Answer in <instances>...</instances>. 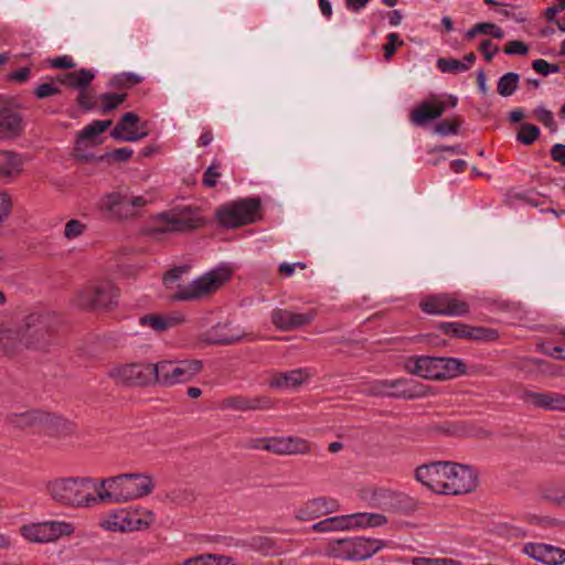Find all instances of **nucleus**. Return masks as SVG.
Instances as JSON below:
<instances>
[{"mask_svg": "<svg viewBox=\"0 0 565 565\" xmlns=\"http://www.w3.org/2000/svg\"><path fill=\"white\" fill-rule=\"evenodd\" d=\"M55 317L50 312H31L17 327L0 330V354L13 355L22 349L44 350L51 343Z\"/></svg>", "mask_w": 565, "mask_h": 565, "instance_id": "f257e3e1", "label": "nucleus"}, {"mask_svg": "<svg viewBox=\"0 0 565 565\" xmlns=\"http://www.w3.org/2000/svg\"><path fill=\"white\" fill-rule=\"evenodd\" d=\"M98 491V480L90 477L56 478L46 484V492L55 503L73 509L99 505Z\"/></svg>", "mask_w": 565, "mask_h": 565, "instance_id": "f03ea898", "label": "nucleus"}, {"mask_svg": "<svg viewBox=\"0 0 565 565\" xmlns=\"http://www.w3.org/2000/svg\"><path fill=\"white\" fill-rule=\"evenodd\" d=\"M99 504H119L149 495L154 483L152 478L142 473H121L98 480Z\"/></svg>", "mask_w": 565, "mask_h": 565, "instance_id": "7ed1b4c3", "label": "nucleus"}, {"mask_svg": "<svg viewBox=\"0 0 565 565\" xmlns=\"http://www.w3.org/2000/svg\"><path fill=\"white\" fill-rule=\"evenodd\" d=\"M202 220L199 214L189 209L171 210L154 215L148 223L145 232L153 239H163L164 237L188 232L199 227Z\"/></svg>", "mask_w": 565, "mask_h": 565, "instance_id": "20e7f679", "label": "nucleus"}, {"mask_svg": "<svg viewBox=\"0 0 565 565\" xmlns=\"http://www.w3.org/2000/svg\"><path fill=\"white\" fill-rule=\"evenodd\" d=\"M151 202L147 195H135L126 191H113L104 194L97 207L103 216L110 221L136 218L141 210Z\"/></svg>", "mask_w": 565, "mask_h": 565, "instance_id": "39448f33", "label": "nucleus"}, {"mask_svg": "<svg viewBox=\"0 0 565 565\" xmlns=\"http://www.w3.org/2000/svg\"><path fill=\"white\" fill-rule=\"evenodd\" d=\"M231 277L232 271L228 268H214L188 285H179L173 299L179 301L202 299L217 291Z\"/></svg>", "mask_w": 565, "mask_h": 565, "instance_id": "423d86ee", "label": "nucleus"}, {"mask_svg": "<svg viewBox=\"0 0 565 565\" xmlns=\"http://www.w3.org/2000/svg\"><path fill=\"white\" fill-rule=\"evenodd\" d=\"M154 522V514L145 508L116 509L105 514L100 527L113 532H132L148 529Z\"/></svg>", "mask_w": 565, "mask_h": 565, "instance_id": "0eeeda50", "label": "nucleus"}, {"mask_svg": "<svg viewBox=\"0 0 565 565\" xmlns=\"http://www.w3.org/2000/svg\"><path fill=\"white\" fill-rule=\"evenodd\" d=\"M259 209L258 198H245L221 205L215 215L222 226L235 228L256 222Z\"/></svg>", "mask_w": 565, "mask_h": 565, "instance_id": "6e6552de", "label": "nucleus"}, {"mask_svg": "<svg viewBox=\"0 0 565 565\" xmlns=\"http://www.w3.org/2000/svg\"><path fill=\"white\" fill-rule=\"evenodd\" d=\"M119 292L109 280L94 281L82 287L74 299L75 305L85 310L107 309L117 303Z\"/></svg>", "mask_w": 565, "mask_h": 565, "instance_id": "1a4fd4ad", "label": "nucleus"}, {"mask_svg": "<svg viewBox=\"0 0 565 565\" xmlns=\"http://www.w3.org/2000/svg\"><path fill=\"white\" fill-rule=\"evenodd\" d=\"M153 366L154 384L172 386L190 381L202 370L200 360L168 361L163 360Z\"/></svg>", "mask_w": 565, "mask_h": 565, "instance_id": "9d476101", "label": "nucleus"}, {"mask_svg": "<svg viewBox=\"0 0 565 565\" xmlns=\"http://www.w3.org/2000/svg\"><path fill=\"white\" fill-rule=\"evenodd\" d=\"M74 531L75 525L66 521H46L20 527L21 535L33 543L53 542L61 537L71 536Z\"/></svg>", "mask_w": 565, "mask_h": 565, "instance_id": "9b49d317", "label": "nucleus"}, {"mask_svg": "<svg viewBox=\"0 0 565 565\" xmlns=\"http://www.w3.org/2000/svg\"><path fill=\"white\" fill-rule=\"evenodd\" d=\"M152 363H128L114 366L108 375L119 385L147 386L154 384Z\"/></svg>", "mask_w": 565, "mask_h": 565, "instance_id": "f8f14e48", "label": "nucleus"}, {"mask_svg": "<svg viewBox=\"0 0 565 565\" xmlns=\"http://www.w3.org/2000/svg\"><path fill=\"white\" fill-rule=\"evenodd\" d=\"M419 306L428 315L463 316L469 311V305L466 301L449 294L427 297Z\"/></svg>", "mask_w": 565, "mask_h": 565, "instance_id": "ddd939ff", "label": "nucleus"}, {"mask_svg": "<svg viewBox=\"0 0 565 565\" xmlns=\"http://www.w3.org/2000/svg\"><path fill=\"white\" fill-rule=\"evenodd\" d=\"M449 479H447L445 494L458 495L471 492L478 484V473L469 466L449 461Z\"/></svg>", "mask_w": 565, "mask_h": 565, "instance_id": "4468645a", "label": "nucleus"}, {"mask_svg": "<svg viewBox=\"0 0 565 565\" xmlns=\"http://www.w3.org/2000/svg\"><path fill=\"white\" fill-rule=\"evenodd\" d=\"M449 461H435L419 466L415 471V478L431 491L445 494Z\"/></svg>", "mask_w": 565, "mask_h": 565, "instance_id": "2eb2a0df", "label": "nucleus"}, {"mask_svg": "<svg viewBox=\"0 0 565 565\" xmlns=\"http://www.w3.org/2000/svg\"><path fill=\"white\" fill-rule=\"evenodd\" d=\"M334 531H350L366 527H377L387 523L385 515L381 513H352L331 516Z\"/></svg>", "mask_w": 565, "mask_h": 565, "instance_id": "dca6fc26", "label": "nucleus"}, {"mask_svg": "<svg viewBox=\"0 0 565 565\" xmlns=\"http://www.w3.org/2000/svg\"><path fill=\"white\" fill-rule=\"evenodd\" d=\"M339 510L335 499L318 497L303 502L295 510V518L299 521H311Z\"/></svg>", "mask_w": 565, "mask_h": 565, "instance_id": "f3484780", "label": "nucleus"}, {"mask_svg": "<svg viewBox=\"0 0 565 565\" xmlns=\"http://www.w3.org/2000/svg\"><path fill=\"white\" fill-rule=\"evenodd\" d=\"M372 395H388L403 398H414L419 395L416 385L412 380H383L372 383L370 387Z\"/></svg>", "mask_w": 565, "mask_h": 565, "instance_id": "a211bd4d", "label": "nucleus"}, {"mask_svg": "<svg viewBox=\"0 0 565 565\" xmlns=\"http://www.w3.org/2000/svg\"><path fill=\"white\" fill-rule=\"evenodd\" d=\"M311 450V444L297 436H273L268 437L267 451L280 455H305Z\"/></svg>", "mask_w": 565, "mask_h": 565, "instance_id": "6ab92c4d", "label": "nucleus"}, {"mask_svg": "<svg viewBox=\"0 0 565 565\" xmlns=\"http://www.w3.org/2000/svg\"><path fill=\"white\" fill-rule=\"evenodd\" d=\"M138 115L134 113H126L111 130V137L121 140L134 142L145 138L148 134L143 129Z\"/></svg>", "mask_w": 565, "mask_h": 565, "instance_id": "aec40b11", "label": "nucleus"}, {"mask_svg": "<svg viewBox=\"0 0 565 565\" xmlns=\"http://www.w3.org/2000/svg\"><path fill=\"white\" fill-rule=\"evenodd\" d=\"M522 551L529 557L546 565L565 563V550L554 545L530 542L524 544Z\"/></svg>", "mask_w": 565, "mask_h": 565, "instance_id": "412c9836", "label": "nucleus"}, {"mask_svg": "<svg viewBox=\"0 0 565 565\" xmlns=\"http://www.w3.org/2000/svg\"><path fill=\"white\" fill-rule=\"evenodd\" d=\"M447 103L437 96L420 103L409 115L413 125L423 127L429 121L439 118L447 108Z\"/></svg>", "mask_w": 565, "mask_h": 565, "instance_id": "4be33fe9", "label": "nucleus"}, {"mask_svg": "<svg viewBox=\"0 0 565 565\" xmlns=\"http://www.w3.org/2000/svg\"><path fill=\"white\" fill-rule=\"evenodd\" d=\"M316 316V310L292 312L286 309H275L271 313L273 323L280 330H294L309 324Z\"/></svg>", "mask_w": 565, "mask_h": 565, "instance_id": "5701e85b", "label": "nucleus"}, {"mask_svg": "<svg viewBox=\"0 0 565 565\" xmlns=\"http://www.w3.org/2000/svg\"><path fill=\"white\" fill-rule=\"evenodd\" d=\"M24 129L22 115L12 107L0 108V139L11 140L19 137Z\"/></svg>", "mask_w": 565, "mask_h": 565, "instance_id": "b1692460", "label": "nucleus"}, {"mask_svg": "<svg viewBox=\"0 0 565 565\" xmlns=\"http://www.w3.org/2000/svg\"><path fill=\"white\" fill-rule=\"evenodd\" d=\"M221 407L241 412L262 411L271 408L273 402L267 396H230L222 401Z\"/></svg>", "mask_w": 565, "mask_h": 565, "instance_id": "393cba45", "label": "nucleus"}, {"mask_svg": "<svg viewBox=\"0 0 565 565\" xmlns=\"http://www.w3.org/2000/svg\"><path fill=\"white\" fill-rule=\"evenodd\" d=\"M523 398L527 404L537 408L565 411V395L557 392L527 391L524 393Z\"/></svg>", "mask_w": 565, "mask_h": 565, "instance_id": "a878e982", "label": "nucleus"}, {"mask_svg": "<svg viewBox=\"0 0 565 565\" xmlns=\"http://www.w3.org/2000/svg\"><path fill=\"white\" fill-rule=\"evenodd\" d=\"M311 373L307 369H297L289 372L274 373L268 382L269 386L278 390L294 388L305 383Z\"/></svg>", "mask_w": 565, "mask_h": 565, "instance_id": "bb28decb", "label": "nucleus"}, {"mask_svg": "<svg viewBox=\"0 0 565 565\" xmlns=\"http://www.w3.org/2000/svg\"><path fill=\"white\" fill-rule=\"evenodd\" d=\"M405 370L427 380H436V356H413L405 362Z\"/></svg>", "mask_w": 565, "mask_h": 565, "instance_id": "cd10ccee", "label": "nucleus"}, {"mask_svg": "<svg viewBox=\"0 0 565 565\" xmlns=\"http://www.w3.org/2000/svg\"><path fill=\"white\" fill-rule=\"evenodd\" d=\"M184 318L180 315H145L139 318V324L148 327L156 332H164L181 324Z\"/></svg>", "mask_w": 565, "mask_h": 565, "instance_id": "c85d7f7f", "label": "nucleus"}, {"mask_svg": "<svg viewBox=\"0 0 565 565\" xmlns=\"http://www.w3.org/2000/svg\"><path fill=\"white\" fill-rule=\"evenodd\" d=\"M242 339V333L233 331L228 324L217 323L202 335V340L211 344L227 345Z\"/></svg>", "mask_w": 565, "mask_h": 565, "instance_id": "c756f323", "label": "nucleus"}, {"mask_svg": "<svg viewBox=\"0 0 565 565\" xmlns=\"http://www.w3.org/2000/svg\"><path fill=\"white\" fill-rule=\"evenodd\" d=\"M351 542L354 561L366 559L386 546V543L382 540L363 536L351 539Z\"/></svg>", "mask_w": 565, "mask_h": 565, "instance_id": "7c9ffc66", "label": "nucleus"}, {"mask_svg": "<svg viewBox=\"0 0 565 565\" xmlns=\"http://www.w3.org/2000/svg\"><path fill=\"white\" fill-rule=\"evenodd\" d=\"M45 420V413L36 409L25 411L22 413H12L7 416L10 426L20 429L41 427Z\"/></svg>", "mask_w": 565, "mask_h": 565, "instance_id": "2f4dec72", "label": "nucleus"}, {"mask_svg": "<svg viewBox=\"0 0 565 565\" xmlns=\"http://www.w3.org/2000/svg\"><path fill=\"white\" fill-rule=\"evenodd\" d=\"M466 372L465 363L456 358H436V380L457 377Z\"/></svg>", "mask_w": 565, "mask_h": 565, "instance_id": "473e14b6", "label": "nucleus"}, {"mask_svg": "<svg viewBox=\"0 0 565 565\" xmlns=\"http://www.w3.org/2000/svg\"><path fill=\"white\" fill-rule=\"evenodd\" d=\"M24 159L13 151H0V178L8 179L18 175L22 171Z\"/></svg>", "mask_w": 565, "mask_h": 565, "instance_id": "72a5a7b5", "label": "nucleus"}, {"mask_svg": "<svg viewBox=\"0 0 565 565\" xmlns=\"http://www.w3.org/2000/svg\"><path fill=\"white\" fill-rule=\"evenodd\" d=\"M40 428L47 435L61 437L71 434L74 426L71 422L57 415L45 413V420H43Z\"/></svg>", "mask_w": 565, "mask_h": 565, "instance_id": "f704fd0d", "label": "nucleus"}, {"mask_svg": "<svg viewBox=\"0 0 565 565\" xmlns=\"http://www.w3.org/2000/svg\"><path fill=\"white\" fill-rule=\"evenodd\" d=\"M94 77L95 74L92 71L82 68L79 71L66 73L62 75L58 79L62 84L81 90L87 88V86L90 84Z\"/></svg>", "mask_w": 565, "mask_h": 565, "instance_id": "c9c22d12", "label": "nucleus"}, {"mask_svg": "<svg viewBox=\"0 0 565 565\" xmlns=\"http://www.w3.org/2000/svg\"><path fill=\"white\" fill-rule=\"evenodd\" d=\"M252 550L259 552L264 555H278L284 552L282 547L278 543L268 536H253L245 543Z\"/></svg>", "mask_w": 565, "mask_h": 565, "instance_id": "e433bc0d", "label": "nucleus"}, {"mask_svg": "<svg viewBox=\"0 0 565 565\" xmlns=\"http://www.w3.org/2000/svg\"><path fill=\"white\" fill-rule=\"evenodd\" d=\"M110 125L111 120H94L78 132L77 143L81 145L85 141H95V139Z\"/></svg>", "mask_w": 565, "mask_h": 565, "instance_id": "4c0bfd02", "label": "nucleus"}, {"mask_svg": "<svg viewBox=\"0 0 565 565\" xmlns=\"http://www.w3.org/2000/svg\"><path fill=\"white\" fill-rule=\"evenodd\" d=\"M179 565H234L233 559L227 556L215 554H203L185 559Z\"/></svg>", "mask_w": 565, "mask_h": 565, "instance_id": "58836bf2", "label": "nucleus"}, {"mask_svg": "<svg viewBox=\"0 0 565 565\" xmlns=\"http://www.w3.org/2000/svg\"><path fill=\"white\" fill-rule=\"evenodd\" d=\"M477 34L490 35L494 39H502L504 33L501 28L494 23H477L470 30L467 31L466 38L473 39Z\"/></svg>", "mask_w": 565, "mask_h": 565, "instance_id": "ea45409f", "label": "nucleus"}, {"mask_svg": "<svg viewBox=\"0 0 565 565\" xmlns=\"http://www.w3.org/2000/svg\"><path fill=\"white\" fill-rule=\"evenodd\" d=\"M519 81L520 76L516 73L504 74L498 81V93L503 97L511 96L516 90Z\"/></svg>", "mask_w": 565, "mask_h": 565, "instance_id": "a19ab883", "label": "nucleus"}, {"mask_svg": "<svg viewBox=\"0 0 565 565\" xmlns=\"http://www.w3.org/2000/svg\"><path fill=\"white\" fill-rule=\"evenodd\" d=\"M541 495L553 504L565 507V486H546L542 488Z\"/></svg>", "mask_w": 565, "mask_h": 565, "instance_id": "79ce46f5", "label": "nucleus"}, {"mask_svg": "<svg viewBox=\"0 0 565 565\" xmlns=\"http://www.w3.org/2000/svg\"><path fill=\"white\" fill-rule=\"evenodd\" d=\"M330 554L343 561H354L351 539L334 542L330 547Z\"/></svg>", "mask_w": 565, "mask_h": 565, "instance_id": "37998d69", "label": "nucleus"}, {"mask_svg": "<svg viewBox=\"0 0 565 565\" xmlns=\"http://www.w3.org/2000/svg\"><path fill=\"white\" fill-rule=\"evenodd\" d=\"M437 67L443 73H461L469 70V65L465 64L463 61L455 58L439 57L437 60Z\"/></svg>", "mask_w": 565, "mask_h": 565, "instance_id": "c03bdc74", "label": "nucleus"}, {"mask_svg": "<svg viewBox=\"0 0 565 565\" xmlns=\"http://www.w3.org/2000/svg\"><path fill=\"white\" fill-rule=\"evenodd\" d=\"M540 136V128L533 124H522L516 135V140L525 146L535 142Z\"/></svg>", "mask_w": 565, "mask_h": 565, "instance_id": "a18cd8bd", "label": "nucleus"}, {"mask_svg": "<svg viewBox=\"0 0 565 565\" xmlns=\"http://www.w3.org/2000/svg\"><path fill=\"white\" fill-rule=\"evenodd\" d=\"M468 324L461 322H441L439 329L447 335L467 339L468 337Z\"/></svg>", "mask_w": 565, "mask_h": 565, "instance_id": "49530a36", "label": "nucleus"}, {"mask_svg": "<svg viewBox=\"0 0 565 565\" xmlns=\"http://www.w3.org/2000/svg\"><path fill=\"white\" fill-rule=\"evenodd\" d=\"M126 97H127V95L125 93H122V94H116V93L103 94L99 97L100 106H102V111L104 114L109 113L110 110H113L117 106H119L121 103H124Z\"/></svg>", "mask_w": 565, "mask_h": 565, "instance_id": "de8ad7c7", "label": "nucleus"}, {"mask_svg": "<svg viewBox=\"0 0 565 565\" xmlns=\"http://www.w3.org/2000/svg\"><path fill=\"white\" fill-rule=\"evenodd\" d=\"M533 114L535 119L548 128L551 132H555L557 130V125L551 110L544 107H537L534 109Z\"/></svg>", "mask_w": 565, "mask_h": 565, "instance_id": "09e8293b", "label": "nucleus"}, {"mask_svg": "<svg viewBox=\"0 0 565 565\" xmlns=\"http://www.w3.org/2000/svg\"><path fill=\"white\" fill-rule=\"evenodd\" d=\"M386 40L387 42L383 45L384 60L390 61L396 52V49L404 44V41L401 39L399 34L395 32L388 33Z\"/></svg>", "mask_w": 565, "mask_h": 565, "instance_id": "8fccbe9b", "label": "nucleus"}, {"mask_svg": "<svg viewBox=\"0 0 565 565\" xmlns=\"http://www.w3.org/2000/svg\"><path fill=\"white\" fill-rule=\"evenodd\" d=\"M142 82V77L136 73H121L111 79L113 85L118 87H132Z\"/></svg>", "mask_w": 565, "mask_h": 565, "instance_id": "3c124183", "label": "nucleus"}, {"mask_svg": "<svg viewBox=\"0 0 565 565\" xmlns=\"http://www.w3.org/2000/svg\"><path fill=\"white\" fill-rule=\"evenodd\" d=\"M220 163L213 162L203 173L202 184L205 188H214L221 177Z\"/></svg>", "mask_w": 565, "mask_h": 565, "instance_id": "603ef678", "label": "nucleus"}, {"mask_svg": "<svg viewBox=\"0 0 565 565\" xmlns=\"http://www.w3.org/2000/svg\"><path fill=\"white\" fill-rule=\"evenodd\" d=\"M498 337V332L492 329L486 328H473L468 327V337L467 339L471 340H494Z\"/></svg>", "mask_w": 565, "mask_h": 565, "instance_id": "864d4df0", "label": "nucleus"}, {"mask_svg": "<svg viewBox=\"0 0 565 565\" xmlns=\"http://www.w3.org/2000/svg\"><path fill=\"white\" fill-rule=\"evenodd\" d=\"M86 230V225L78 220H71L65 224L64 236L67 239H74L81 236Z\"/></svg>", "mask_w": 565, "mask_h": 565, "instance_id": "5fc2aeb1", "label": "nucleus"}, {"mask_svg": "<svg viewBox=\"0 0 565 565\" xmlns=\"http://www.w3.org/2000/svg\"><path fill=\"white\" fill-rule=\"evenodd\" d=\"M503 51L509 55H526L529 46L522 41L513 40L505 44Z\"/></svg>", "mask_w": 565, "mask_h": 565, "instance_id": "6e6d98bb", "label": "nucleus"}, {"mask_svg": "<svg viewBox=\"0 0 565 565\" xmlns=\"http://www.w3.org/2000/svg\"><path fill=\"white\" fill-rule=\"evenodd\" d=\"M532 67L535 72L545 76L548 74L557 73L559 71L558 65L550 64L547 61L542 58L534 60Z\"/></svg>", "mask_w": 565, "mask_h": 565, "instance_id": "4d7b16f0", "label": "nucleus"}, {"mask_svg": "<svg viewBox=\"0 0 565 565\" xmlns=\"http://www.w3.org/2000/svg\"><path fill=\"white\" fill-rule=\"evenodd\" d=\"M58 93L60 88L52 83H42L34 90V95L41 99L56 95Z\"/></svg>", "mask_w": 565, "mask_h": 565, "instance_id": "13d9d810", "label": "nucleus"}, {"mask_svg": "<svg viewBox=\"0 0 565 565\" xmlns=\"http://www.w3.org/2000/svg\"><path fill=\"white\" fill-rule=\"evenodd\" d=\"M459 125H460V122L456 121V120H444L435 127V130H436V132L444 135V136L457 134Z\"/></svg>", "mask_w": 565, "mask_h": 565, "instance_id": "bf43d9fd", "label": "nucleus"}, {"mask_svg": "<svg viewBox=\"0 0 565 565\" xmlns=\"http://www.w3.org/2000/svg\"><path fill=\"white\" fill-rule=\"evenodd\" d=\"M12 202L6 192H0V223H2L10 214Z\"/></svg>", "mask_w": 565, "mask_h": 565, "instance_id": "052dcab7", "label": "nucleus"}, {"mask_svg": "<svg viewBox=\"0 0 565 565\" xmlns=\"http://www.w3.org/2000/svg\"><path fill=\"white\" fill-rule=\"evenodd\" d=\"M186 273V268L185 267H175V268H172L171 270L167 271L163 276V284L166 286H169L171 284H174L175 281H178L182 275H184Z\"/></svg>", "mask_w": 565, "mask_h": 565, "instance_id": "680f3d73", "label": "nucleus"}, {"mask_svg": "<svg viewBox=\"0 0 565 565\" xmlns=\"http://www.w3.org/2000/svg\"><path fill=\"white\" fill-rule=\"evenodd\" d=\"M479 50L482 52V54L484 55V58L490 62L493 56L497 54L498 52V46L494 45L490 40H483L480 45H479Z\"/></svg>", "mask_w": 565, "mask_h": 565, "instance_id": "e2e57ef3", "label": "nucleus"}, {"mask_svg": "<svg viewBox=\"0 0 565 565\" xmlns=\"http://www.w3.org/2000/svg\"><path fill=\"white\" fill-rule=\"evenodd\" d=\"M77 103L82 108L86 110H90L94 107L93 96L86 88L79 90L77 95Z\"/></svg>", "mask_w": 565, "mask_h": 565, "instance_id": "0e129e2a", "label": "nucleus"}, {"mask_svg": "<svg viewBox=\"0 0 565 565\" xmlns=\"http://www.w3.org/2000/svg\"><path fill=\"white\" fill-rule=\"evenodd\" d=\"M51 66L58 70L72 68L75 66L71 56L64 55L55 57L51 61Z\"/></svg>", "mask_w": 565, "mask_h": 565, "instance_id": "69168bd1", "label": "nucleus"}, {"mask_svg": "<svg viewBox=\"0 0 565 565\" xmlns=\"http://www.w3.org/2000/svg\"><path fill=\"white\" fill-rule=\"evenodd\" d=\"M551 156L554 161L565 167V145L556 143L551 149Z\"/></svg>", "mask_w": 565, "mask_h": 565, "instance_id": "338daca9", "label": "nucleus"}, {"mask_svg": "<svg viewBox=\"0 0 565 565\" xmlns=\"http://www.w3.org/2000/svg\"><path fill=\"white\" fill-rule=\"evenodd\" d=\"M371 0H344L345 8L353 13H358L363 10Z\"/></svg>", "mask_w": 565, "mask_h": 565, "instance_id": "774afa93", "label": "nucleus"}]
</instances>
